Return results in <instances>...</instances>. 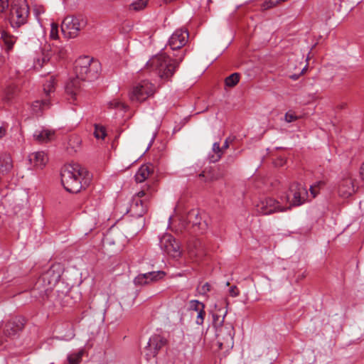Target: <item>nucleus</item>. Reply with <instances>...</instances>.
I'll return each mask as SVG.
<instances>
[{"label": "nucleus", "mask_w": 364, "mask_h": 364, "mask_svg": "<svg viewBox=\"0 0 364 364\" xmlns=\"http://www.w3.org/2000/svg\"><path fill=\"white\" fill-rule=\"evenodd\" d=\"M75 72L76 77L70 78L65 85V92L74 101L81 90L82 81H92L97 79L100 72V63L97 60L84 56L75 62Z\"/></svg>", "instance_id": "obj_1"}, {"label": "nucleus", "mask_w": 364, "mask_h": 364, "mask_svg": "<svg viewBox=\"0 0 364 364\" xmlns=\"http://www.w3.org/2000/svg\"><path fill=\"white\" fill-rule=\"evenodd\" d=\"M61 183L64 188L70 193H77L86 188L92 178L91 174L78 164L65 166L61 173Z\"/></svg>", "instance_id": "obj_2"}, {"label": "nucleus", "mask_w": 364, "mask_h": 364, "mask_svg": "<svg viewBox=\"0 0 364 364\" xmlns=\"http://www.w3.org/2000/svg\"><path fill=\"white\" fill-rule=\"evenodd\" d=\"M184 55L183 53L177 61L170 58L165 53H160L151 58L147 62V65L154 69L161 78L168 79L174 74Z\"/></svg>", "instance_id": "obj_3"}, {"label": "nucleus", "mask_w": 364, "mask_h": 364, "mask_svg": "<svg viewBox=\"0 0 364 364\" xmlns=\"http://www.w3.org/2000/svg\"><path fill=\"white\" fill-rule=\"evenodd\" d=\"M29 16V7L26 0H16L11 5L10 23L12 28H18L26 24Z\"/></svg>", "instance_id": "obj_4"}, {"label": "nucleus", "mask_w": 364, "mask_h": 364, "mask_svg": "<svg viewBox=\"0 0 364 364\" xmlns=\"http://www.w3.org/2000/svg\"><path fill=\"white\" fill-rule=\"evenodd\" d=\"M87 25L86 18L81 15L68 16L64 18L61 24V31L65 36L75 38L80 31L82 30Z\"/></svg>", "instance_id": "obj_5"}, {"label": "nucleus", "mask_w": 364, "mask_h": 364, "mask_svg": "<svg viewBox=\"0 0 364 364\" xmlns=\"http://www.w3.org/2000/svg\"><path fill=\"white\" fill-rule=\"evenodd\" d=\"M55 267L53 265L49 269L45 272L35 284V289H40L41 286H43V289L40 291L41 296L47 294L60 278V272H56Z\"/></svg>", "instance_id": "obj_6"}, {"label": "nucleus", "mask_w": 364, "mask_h": 364, "mask_svg": "<svg viewBox=\"0 0 364 364\" xmlns=\"http://www.w3.org/2000/svg\"><path fill=\"white\" fill-rule=\"evenodd\" d=\"M154 92V85L147 80H143L133 87L129 95V99L134 103H141L152 96Z\"/></svg>", "instance_id": "obj_7"}, {"label": "nucleus", "mask_w": 364, "mask_h": 364, "mask_svg": "<svg viewBox=\"0 0 364 364\" xmlns=\"http://www.w3.org/2000/svg\"><path fill=\"white\" fill-rule=\"evenodd\" d=\"M307 190L301 184L298 183H292L287 195V200L290 203L289 206L286 208L289 210L291 206H299L303 204L307 198Z\"/></svg>", "instance_id": "obj_8"}, {"label": "nucleus", "mask_w": 364, "mask_h": 364, "mask_svg": "<svg viewBox=\"0 0 364 364\" xmlns=\"http://www.w3.org/2000/svg\"><path fill=\"white\" fill-rule=\"evenodd\" d=\"M257 213L267 215L287 210L286 207L280 205L279 202L272 198H265L260 200L256 205Z\"/></svg>", "instance_id": "obj_9"}, {"label": "nucleus", "mask_w": 364, "mask_h": 364, "mask_svg": "<svg viewBox=\"0 0 364 364\" xmlns=\"http://www.w3.org/2000/svg\"><path fill=\"white\" fill-rule=\"evenodd\" d=\"M160 246L167 255L173 258L181 256L179 244L171 235H164L160 240Z\"/></svg>", "instance_id": "obj_10"}, {"label": "nucleus", "mask_w": 364, "mask_h": 364, "mask_svg": "<svg viewBox=\"0 0 364 364\" xmlns=\"http://www.w3.org/2000/svg\"><path fill=\"white\" fill-rule=\"evenodd\" d=\"M355 192V179L349 173L344 174L338 184V195L342 198H347Z\"/></svg>", "instance_id": "obj_11"}, {"label": "nucleus", "mask_w": 364, "mask_h": 364, "mask_svg": "<svg viewBox=\"0 0 364 364\" xmlns=\"http://www.w3.org/2000/svg\"><path fill=\"white\" fill-rule=\"evenodd\" d=\"M166 343V339L163 336L159 334L153 335L145 347L146 359L149 360L151 358L155 357Z\"/></svg>", "instance_id": "obj_12"}, {"label": "nucleus", "mask_w": 364, "mask_h": 364, "mask_svg": "<svg viewBox=\"0 0 364 364\" xmlns=\"http://www.w3.org/2000/svg\"><path fill=\"white\" fill-rule=\"evenodd\" d=\"M25 323V318L22 316H18L11 318L5 325L4 336L8 338H14L23 330Z\"/></svg>", "instance_id": "obj_13"}, {"label": "nucleus", "mask_w": 364, "mask_h": 364, "mask_svg": "<svg viewBox=\"0 0 364 364\" xmlns=\"http://www.w3.org/2000/svg\"><path fill=\"white\" fill-rule=\"evenodd\" d=\"M188 36L187 30L177 29L169 38L168 46L173 50L180 49L187 43Z\"/></svg>", "instance_id": "obj_14"}, {"label": "nucleus", "mask_w": 364, "mask_h": 364, "mask_svg": "<svg viewBox=\"0 0 364 364\" xmlns=\"http://www.w3.org/2000/svg\"><path fill=\"white\" fill-rule=\"evenodd\" d=\"M53 51L50 50V46H45L41 53L38 54L37 57L33 60V68L36 70H40L44 65L49 63Z\"/></svg>", "instance_id": "obj_15"}, {"label": "nucleus", "mask_w": 364, "mask_h": 364, "mask_svg": "<svg viewBox=\"0 0 364 364\" xmlns=\"http://www.w3.org/2000/svg\"><path fill=\"white\" fill-rule=\"evenodd\" d=\"M164 274V272L162 271L150 272L145 274H141L135 277L134 282L136 285L147 284L150 282L157 281L159 279L162 278Z\"/></svg>", "instance_id": "obj_16"}, {"label": "nucleus", "mask_w": 364, "mask_h": 364, "mask_svg": "<svg viewBox=\"0 0 364 364\" xmlns=\"http://www.w3.org/2000/svg\"><path fill=\"white\" fill-rule=\"evenodd\" d=\"M148 208L146 200L139 198H133L132 203L130 205V213L135 217H142L146 212Z\"/></svg>", "instance_id": "obj_17"}, {"label": "nucleus", "mask_w": 364, "mask_h": 364, "mask_svg": "<svg viewBox=\"0 0 364 364\" xmlns=\"http://www.w3.org/2000/svg\"><path fill=\"white\" fill-rule=\"evenodd\" d=\"M189 309L197 313L196 323L203 325L205 316V304L198 300H191L189 302Z\"/></svg>", "instance_id": "obj_18"}, {"label": "nucleus", "mask_w": 364, "mask_h": 364, "mask_svg": "<svg viewBox=\"0 0 364 364\" xmlns=\"http://www.w3.org/2000/svg\"><path fill=\"white\" fill-rule=\"evenodd\" d=\"M28 159L31 164L38 168H43L48 161V157L43 151L31 154Z\"/></svg>", "instance_id": "obj_19"}, {"label": "nucleus", "mask_w": 364, "mask_h": 364, "mask_svg": "<svg viewBox=\"0 0 364 364\" xmlns=\"http://www.w3.org/2000/svg\"><path fill=\"white\" fill-rule=\"evenodd\" d=\"M154 167L152 164L141 165L135 174V181L136 183L144 182L148 177L153 173Z\"/></svg>", "instance_id": "obj_20"}, {"label": "nucleus", "mask_w": 364, "mask_h": 364, "mask_svg": "<svg viewBox=\"0 0 364 364\" xmlns=\"http://www.w3.org/2000/svg\"><path fill=\"white\" fill-rule=\"evenodd\" d=\"M55 132L46 129L36 130L33 134V138L39 143H47L54 138Z\"/></svg>", "instance_id": "obj_21"}, {"label": "nucleus", "mask_w": 364, "mask_h": 364, "mask_svg": "<svg viewBox=\"0 0 364 364\" xmlns=\"http://www.w3.org/2000/svg\"><path fill=\"white\" fill-rule=\"evenodd\" d=\"M13 168L11 157L8 154L0 155V173L5 175L9 173Z\"/></svg>", "instance_id": "obj_22"}, {"label": "nucleus", "mask_w": 364, "mask_h": 364, "mask_svg": "<svg viewBox=\"0 0 364 364\" xmlns=\"http://www.w3.org/2000/svg\"><path fill=\"white\" fill-rule=\"evenodd\" d=\"M1 38L2 39V41L4 43V45L5 46L6 51L9 52L11 50H12L14 45L15 44V43L16 41V37L9 33L6 31H2Z\"/></svg>", "instance_id": "obj_23"}, {"label": "nucleus", "mask_w": 364, "mask_h": 364, "mask_svg": "<svg viewBox=\"0 0 364 364\" xmlns=\"http://www.w3.org/2000/svg\"><path fill=\"white\" fill-rule=\"evenodd\" d=\"M212 151L214 153V154H210L208 156V159L210 162L215 163L221 159L222 156L224 154V151L218 142H215L213 144Z\"/></svg>", "instance_id": "obj_24"}, {"label": "nucleus", "mask_w": 364, "mask_h": 364, "mask_svg": "<svg viewBox=\"0 0 364 364\" xmlns=\"http://www.w3.org/2000/svg\"><path fill=\"white\" fill-rule=\"evenodd\" d=\"M50 107V102L48 100H36L31 105V109L33 113L39 114L42 111Z\"/></svg>", "instance_id": "obj_25"}, {"label": "nucleus", "mask_w": 364, "mask_h": 364, "mask_svg": "<svg viewBox=\"0 0 364 364\" xmlns=\"http://www.w3.org/2000/svg\"><path fill=\"white\" fill-rule=\"evenodd\" d=\"M55 84V77L53 75L50 76V79L43 85V92L46 96H48L50 92H54Z\"/></svg>", "instance_id": "obj_26"}, {"label": "nucleus", "mask_w": 364, "mask_h": 364, "mask_svg": "<svg viewBox=\"0 0 364 364\" xmlns=\"http://www.w3.org/2000/svg\"><path fill=\"white\" fill-rule=\"evenodd\" d=\"M83 350H80L77 352L72 353L68 355V364H79L82 360Z\"/></svg>", "instance_id": "obj_27"}, {"label": "nucleus", "mask_w": 364, "mask_h": 364, "mask_svg": "<svg viewBox=\"0 0 364 364\" xmlns=\"http://www.w3.org/2000/svg\"><path fill=\"white\" fill-rule=\"evenodd\" d=\"M240 75L238 73H234L225 79V84L227 87H235L240 80Z\"/></svg>", "instance_id": "obj_28"}, {"label": "nucleus", "mask_w": 364, "mask_h": 364, "mask_svg": "<svg viewBox=\"0 0 364 364\" xmlns=\"http://www.w3.org/2000/svg\"><path fill=\"white\" fill-rule=\"evenodd\" d=\"M199 178L203 179L205 182H210L219 178L220 176H215L212 171H203L199 174Z\"/></svg>", "instance_id": "obj_29"}, {"label": "nucleus", "mask_w": 364, "mask_h": 364, "mask_svg": "<svg viewBox=\"0 0 364 364\" xmlns=\"http://www.w3.org/2000/svg\"><path fill=\"white\" fill-rule=\"evenodd\" d=\"M148 0H136L130 5V7L134 11H140L146 6Z\"/></svg>", "instance_id": "obj_30"}, {"label": "nucleus", "mask_w": 364, "mask_h": 364, "mask_svg": "<svg viewBox=\"0 0 364 364\" xmlns=\"http://www.w3.org/2000/svg\"><path fill=\"white\" fill-rule=\"evenodd\" d=\"M108 105L111 109H118L121 110H125L127 109V105L119 100H113L109 102Z\"/></svg>", "instance_id": "obj_31"}, {"label": "nucleus", "mask_w": 364, "mask_h": 364, "mask_svg": "<svg viewBox=\"0 0 364 364\" xmlns=\"http://www.w3.org/2000/svg\"><path fill=\"white\" fill-rule=\"evenodd\" d=\"M94 135L97 139H103L106 136V132L104 127L96 124L95 127Z\"/></svg>", "instance_id": "obj_32"}, {"label": "nucleus", "mask_w": 364, "mask_h": 364, "mask_svg": "<svg viewBox=\"0 0 364 364\" xmlns=\"http://www.w3.org/2000/svg\"><path fill=\"white\" fill-rule=\"evenodd\" d=\"M210 290V285L209 283L206 282L203 285L198 286L196 288V291L198 294L202 295H205Z\"/></svg>", "instance_id": "obj_33"}, {"label": "nucleus", "mask_w": 364, "mask_h": 364, "mask_svg": "<svg viewBox=\"0 0 364 364\" xmlns=\"http://www.w3.org/2000/svg\"><path fill=\"white\" fill-rule=\"evenodd\" d=\"M50 26V37L53 39H57L58 38V26L55 23H52Z\"/></svg>", "instance_id": "obj_34"}, {"label": "nucleus", "mask_w": 364, "mask_h": 364, "mask_svg": "<svg viewBox=\"0 0 364 364\" xmlns=\"http://www.w3.org/2000/svg\"><path fill=\"white\" fill-rule=\"evenodd\" d=\"M298 119V117L292 112H287L284 115V120L288 122H292L296 121Z\"/></svg>", "instance_id": "obj_35"}, {"label": "nucleus", "mask_w": 364, "mask_h": 364, "mask_svg": "<svg viewBox=\"0 0 364 364\" xmlns=\"http://www.w3.org/2000/svg\"><path fill=\"white\" fill-rule=\"evenodd\" d=\"M143 197H145L144 200H146V202L147 203L148 200L150 198V194L147 193L145 190H141L139 191L137 193H136L133 198H139L141 199Z\"/></svg>", "instance_id": "obj_36"}, {"label": "nucleus", "mask_w": 364, "mask_h": 364, "mask_svg": "<svg viewBox=\"0 0 364 364\" xmlns=\"http://www.w3.org/2000/svg\"><path fill=\"white\" fill-rule=\"evenodd\" d=\"M9 0H0V13H3L9 8Z\"/></svg>", "instance_id": "obj_37"}, {"label": "nucleus", "mask_w": 364, "mask_h": 364, "mask_svg": "<svg viewBox=\"0 0 364 364\" xmlns=\"http://www.w3.org/2000/svg\"><path fill=\"white\" fill-rule=\"evenodd\" d=\"M230 294L232 296H237L239 294V291L236 286H232L230 289Z\"/></svg>", "instance_id": "obj_38"}, {"label": "nucleus", "mask_w": 364, "mask_h": 364, "mask_svg": "<svg viewBox=\"0 0 364 364\" xmlns=\"http://www.w3.org/2000/svg\"><path fill=\"white\" fill-rule=\"evenodd\" d=\"M309 190L314 198L317 196L318 189L316 188V186H311Z\"/></svg>", "instance_id": "obj_39"}, {"label": "nucleus", "mask_w": 364, "mask_h": 364, "mask_svg": "<svg viewBox=\"0 0 364 364\" xmlns=\"http://www.w3.org/2000/svg\"><path fill=\"white\" fill-rule=\"evenodd\" d=\"M232 140L230 139V137L227 138L223 144V145L221 146L222 147V149L223 150V151H225L227 149L229 148V146H230V141H231Z\"/></svg>", "instance_id": "obj_40"}, {"label": "nucleus", "mask_w": 364, "mask_h": 364, "mask_svg": "<svg viewBox=\"0 0 364 364\" xmlns=\"http://www.w3.org/2000/svg\"><path fill=\"white\" fill-rule=\"evenodd\" d=\"M360 176L361 180L364 181V162L362 164L360 168Z\"/></svg>", "instance_id": "obj_41"}, {"label": "nucleus", "mask_w": 364, "mask_h": 364, "mask_svg": "<svg viewBox=\"0 0 364 364\" xmlns=\"http://www.w3.org/2000/svg\"><path fill=\"white\" fill-rule=\"evenodd\" d=\"M313 186H316V188L320 189L321 187L324 186V182L323 181H318Z\"/></svg>", "instance_id": "obj_42"}, {"label": "nucleus", "mask_w": 364, "mask_h": 364, "mask_svg": "<svg viewBox=\"0 0 364 364\" xmlns=\"http://www.w3.org/2000/svg\"><path fill=\"white\" fill-rule=\"evenodd\" d=\"M343 0H334L335 5H338V9L341 8V3Z\"/></svg>", "instance_id": "obj_43"}, {"label": "nucleus", "mask_w": 364, "mask_h": 364, "mask_svg": "<svg viewBox=\"0 0 364 364\" xmlns=\"http://www.w3.org/2000/svg\"><path fill=\"white\" fill-rule=\"evenodd\" d=\"M58 54L60 57L63 58L65 54V50L63 48L59 49Z\"/></svg>", "instance_id": "obj_44"}, {"label": "nucleus", "mask_w": 364, "mask_h": 364, "mask_svg": "<svg viewBox=\"0 0 364 364\" xmlns=\"http://www.w3.org/2000/svg\"><path fill=\"white\" fill-rule=\"evenodd\" d=\"M6 131L4 128L0 127V139L5 135Z\"/></svg>", "instance_id": "obj_45"}, {"label": "nucleus", "mask_w": 364, "mask_h": 364, "mask_svg": "<svg viewBox=\"0 0 364 364\" xmlns=\"http://www.w3.org/2000/svg\"><path fill=\"white\" fill-rule=\"evenodd\" d=\"M299 75H296V74L290 75V78L294 80H297L299 78Z\"/></svg>", "instance_id": "obj_46"}, {"label": "nucleus", "mask_w": 364, "mask_h": 364, "mask_svg": "<svg viewBox=\"0 0 364 364\" xmlns=\"http://www.w3.org/2000/svg\"><path fill=\"white\" fill-rule=\"evenodd\" d=\"M12 97V96H8V100H10Z\"/></svg>", "instance_id": "obj_47"}, {"label": "nucleus", "mask_w": 364, "mask_h": 364, "mask_svg": "<svg viewBox=\"0 0 364 364\" xmlns=\"http://www.w3.org/2000/svg\"><path fill=\"white\" fill-rule=\"evenodd\" d=\"M3 343V341L1 340H0V345H1Z\"/></svg>", "instance_id": "obj_48"}]
</instances>
